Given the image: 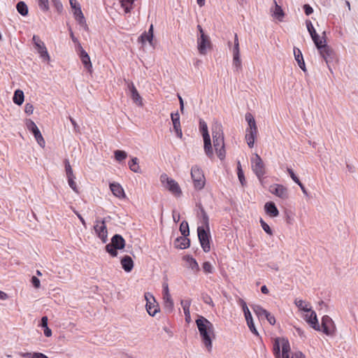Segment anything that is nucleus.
<instances>
[{
    "mask_svg": "<svg viewBox=\"0 0 358 358\" xmlns=\"http://www.w3.org/2000/svg\"><path fill=\"white\" fill-rule=\"evenodd\" d=\"M196 324L204 346L210 352L213 348V340L215 338L213 324L203 316L199 317Z\"/></svg>",
    "mask_w": 358,
    "mask_h": 358,
    "instance_id": "obj_1",
    "label": "nucleus"
},
{
    "mask_svg": "<svg viewBox=\"0 0 358 358\" xmlns=\"http://www.w3.org/2000/svg\"><path fill=\"white\" fill-rule=\"evenodd\" d=\"M212 136L216 154L222 160L225 157L226 151L224 149V133L220 123L216 122L212 126Z\"/></svg>",
    "mask_w": 358,
    "mask_h": 358,
    "instance_id": "obj_2",
    "label": "nucleus"
},
{
    "mask_svg": "<svg viewBox=\"0 0 358 358\" xmlns=\"http://www.w3.org/2000/svg\"><path fill=\"white\" fill-rule=\"evenodd\" d=\"M245 120L248 124V127L245 130V138L248 145L252 148H253L255 141L257 138L258 129L255 120L250 113H247L245 114Z\"/></svg>",
    "mask_w": 358,
    "mask_h": 358,
    "instance_id": "obj_3",
    "label": "nucleus"
},
{
    "mask_svg": "<svg viewBox=\"0 0 358 358\" xmlns=\"http://www.w3.org/2000/svg\"><path fill=\"white\" fill-rule=\"evenodd\" d=\"M160 182L164 187L175 196H179L181 195L182 191L178 183L175 180L169 178L166 173H162L160 176Z\"/></svg>",
    "mask_w": 358,
    "mask_h": 358,
    "instance_id": "obj_4",
    "label": "nucleus"
},
{
    "mask_svg": "<svg viewBox=\"0 0 358 358\" xmlns=\"http://www.w3.org/2000/svg\"><path fill=\"white\" fill-rule=\"evenodd\" d=\"M191 177L195 189L201 190L204 187L206 182L205 176L203 171L199 166L194 165L192 167Z\"/></svg>",
    "mask_w": 358,
    "mask_h": 358,
    "instance_id": "obj_5",
    "label": "nucleus"
},
{
    "mask_svg": "<svg viewBox=\"0 0 358 358\" xmlns=\"http://www.w3.org/2000/svg\"><path fill=\"white\" fill-rule=\"evenodd\" d=\"M197 233L199 240L203 250L208 252L210 250V230H207L205 227H198Z\"/></svg>",
    "mask_w": 358,
    "mask_h": 358,
    "instance_id": "obj_6",
    "label": "nucleus"
},
{
    "mask_svg": "<svg viewBox=\"0 0 358 358\" xmlns=\"http://www.w3.org/2000/svg\"><path fill=\"white\" fill-rule=\"evenodd\" d=\"M144 297L146 301V310L150 316L154 317L158 312H159L160 309L159 305L154 296L150 292L145 293Z\"/></svg>",
    "mask_w": 358,
    "mask_h": 358,
    "instance_id": "obj_7",
    "label": "nucleus"
},
{
    "mask_svg": "<svg viewBox=\"0 0 358 358\" xmlns=\"http://www.w3.org/2000/svg\"><path fill=\"white\" fill-rule=\"evenodd\" d=\"M197 48L200 55H205L208 50L212 48V43L210 37L206 34L198 36L197 37Z\"/></svg>",
    "mask_w": 358,
    "mask_h": 358,
    "instance_id": "obj_8",
    "label": "nucleus"
},
{
    "mask_svg": "<svg viewBox=\"0 0 358 358\" xmlns=\"http://www.w3.org/2000/svg\"><path fill=\"white\" fill-rule=\"evenodd\" d=\"M32 41L35 48L36 49L38 53L40 55L41 59L44 61L49 62L50 60V57L44 43L36 35L33 36Z\"/></svg>",
    "mask_w": 358,
    "mask_h": 358,
    "instance_id": "obj_9",
    "label": "nucleus"
},
{
    "mask_svg": "<svg viewBox=\"0 0 358 358\" xmlns=\"http://www.w3.org/2000/svg\"><path fill=\"white\" fill-rule=\"evenodd\" d=\"M320 56L324 59L330 71L329 63L333 62L336 58V54L334 50L324 43L322 46L317 49Z\"/></svg>",
    "mask_w": 358,
    "mask_h": 358,
    "instance_id": "obj_10",
    "label": "nucleus"
},
{
    "mask_svg": "<svg viewBox=\"0 0 358 358\" xmlns=\"http://www.w3.org/2000/svg\"><path fill=\"white\" fill-rule=\"evenodd\" d=\"M252 169L259 180H262L265 174V167L262 158L257 154H256L255 157L252 159Z\"/></svg>",
    "mask_w": 358,
    "mask_h": 358,
    "instance_id": "obj_11",
    "label": "nucleus"
},
{
    "mask_svg": "<svg viewBox=\"0 0 358 358\" xmlns=\"http://www.w3.org/2000/svg\"><path fill=\"white\" fill-rule=\"evenodd\" d=\"M94 229L96 234L102 241V242L104 243H106L108 241V231L105 220H103L101 222L96 221Z\"/></svg>",
    "mask_w": 358,
    "mask_h": 358,
    "instance_id": "obj_12",
    "label": "nucleus"
},
{
    "mask_svg": "<svg viewBox=\"0 0 358 358\" xmlns=\"http://www.w3.org/2000/svg\"><path fill=\"white\" fill-rule=\"evenodd\" d=\"M269 192L282 199H287L289 197L288 189L282 185L273 184L271 185Z\"/></svg>",
    "mask_w": 358,
    "mask_h": 358,
    "instance_id": "obj_13",
    "label": "nucleus"
},
{
    "mask_svg": "<svg viewBox=\"0 0 358 358\" xmlns=\"http://www.w3.org/2000/svg\"><path fill=\"white\" fill-rule=\"evenodd\" d=\"M304 320L308 322L312 328L315 330L320 331V327L318 324L317 315L315 311L310 309V312L306 313L304 315Z\"/></svg>",
    "mask_w": 358,
    "mask_h": 358,
    "instance_id": "obj_14",
    "label": "nucleus"
},
{
    "mask_svg": "<svg viewBox=\"0 0 358 358\" xmlns=\"http://www.w3.org/2000/svg\"><path fill=\"white\" fill-rule=\"evenodd\" d=\"M171 120L173 122V129L178 138H181L182 132L180 127V115L178 112L171 114Z\"/></svg>",
    "mask_w": 358,
    "mask_h": 358,
    "instance_id": "obj_15",
    "label": "nucleus"
},
{
    "mask_svg": "<svg viewBox=\"0 0 358 358\" xmlns=\"http://www.w3.org/2000/svg\"><path fill=\"white\" fill-rule=\"evenodd\" d=\"M203 149L205 154L209 157L210 159H213L214 154L213 150L212 148L211 144V140L209 134L207 135H203Z\"/></svg>",
    "mask_w": 358,
    "mask_h": 358,
    "instance_id": "obj_16",
    "label": "nucleus"
},
{
    "mask_svg": "<svg viewBox=\"0 0 358 358\" xmlns=\"http://www.w3.org/2000/svg\"><path fill=\"white\" fill-rule=\"evenodd\" d=\"M110 189L113 195L119 199H125L126 194L122 187L117 182L110 184Z\"/></svg>",
    "mask_w": 358,
    "mask_h": 358,
    "instance_id": "obj_17",
    "label": "nucleus"
},
{
    "mask_svg": "<svg viewBox=\"0 0 358 358\" xmlns=\"http://www.w3.org/2000/svg\"><path fill=\"white\" fill-rule=\"evenodd\" d=\"M273 4L274 7L271 8V15L273 17L281 22L285 16V13L282 7L277 3L275 0H273Z\"/></svg>",
    "mask_w": 358,
    "mask_h": 358,
    "instance_id": "obj_18",
    "label": "nucleus"
},
{
    "mask_svg": "<svg viewBox=\"0 0 358 358\" xmlns=\"http://www.w3.org/2000/svg\"><path fill=\"white\" fill-rule=\"evenodd\" d=\"M200 212L199 213L198 215L199 217L200 222L201 223V226H199L198 227H205L206 229L210 230L209 227V217L203 209V208L200 206H199Z\"/></svg>",
    "mask_w": 358,
    "mask_h": 358,
    "instance_id": "obj_19",
    "label": "nucleus"
},
{
    "mask_svg": "<svg viewBox=\"0 0 358 358\" xmlns=\"http://www.w3.org/2000/svg\"><path fill=\"white\" fill-rule=\"evenodd\" d=\"M332 320L327 315H325L322 319V331L327 334L330 335L332 334Z\"/></svg>",
    "mask_w": 358,
    "mask_h": 358,
    "instance_id": "obj_20",
    "label": "nucleus"
},
{
    "mask_svg": "<svg viewBox=\"0 0 358 358\" xmlns=\"http://www.w3.org/2000/svg\"><path fill=\"white\" fill-rule=\"evenodd\" d=\"M264 210L266 213L272 217H275L279 215V210L275 206V203L272 201H269L265 203Z\"/></svg>",
    "mask_w": 358,
    "mask_h": 358,
    "instance_id": "obj_21",
    "label": "nucleus"
},
{
    "mask_svg": "<svg viewBox=\"0 0 358 358\" xmlns=\"http://www.w3.org/2000/svg\"><path fill=\"white\" fill-rule=\"evenodd\" d=\"M129 88L131 92V97L133 101L135 103H136L137 105L142 106H143L142 97L140 96L136 88L135 87L134 85L132 83L129 85Z\"/></svg>",
    "mask_w": 358,
    "mask_h": 358,
    "instance_id": "obj_22",
    "label": "nucleus"
},
{
    "mask_svg": "<svg viewBox=\"0 0 358 358\" xmlns=\"http://www.w3.org/2000/svg\"><path fill=\"white\" fill-rule=\"evenodd\" d=\"M175 247L178 249H186L190 245V240L184 236L178 237L174 243Z\"/></svg>",
    "mask_w": 358,
    "mask_h": 358,
    "instance_id": "obj_23",
    "label": "nucleus"
},
{
    "mask_svg": "<svg viewBox=\"0 0 358 358\" xmlns=\"http://www.w3.org/2000/svg\"><path fill=\"white\" fill-rule=\"evenodd\" d=\"M121 265L126 272H130L134 268V262L131 257L126 255L121 259Z\"/></svg>",
    "mask_w": 358,
    "mask_h": 358,
    "instance_id": "obj_24",
    "label": "nucleus"
},
{
    "mask_svg": "<svg viewBox=\"0 0 358 358\" xmlns=\"http://www.w3.org/2000/svg\"><path fill=\"white\" fill-rule=\"evenodd\" d=\"M111 244L117 250H121L124 248L125 241L122 236L115 234L111 239Z\"/></svg>",
    "mask_w": 358,
    "mask_h": 358,
    "instance_id": "obj_25",
    "label": "nucleus"
},
{
    "mask_svg": "<svg viewBox=\"0 0 358 358\" xmlns=\"http://www.w3.org/2000/svg\"><path fill=\"white\" fill-rule=\"evenodd\" d=\"M152 39H153V25L151 24L148 29V31L144 32L143 34H142L141 36L139 37L138 40L142 43H144L145 41H148V42H149L150 44H152Z\"/></svg>",
    "mask_w": 358,
    "mask_h": 358,
    "instance_id": "obj_26",
    "label": "nucleus"
},
{
    "mask_svg": "<svg viewBox=\"0 0 358 358\" xmlns=\"http://www.w3.org/2000/svg\"><path fill=\"white\" fill-rule=\"evenodd\" d=\"M180 304L182 307L184 314L185 316V321L187 323H189L191 321V316H190V311L189 308L191 306V301L190 300H182L180 301Z\"/></svg>",
    "mask_w": 358,
    "mask_h": 358,
    "instance_id": "obj_27",
    "label": "nucleus"
},
{
    "mask_svg": "<svg viewBox=\"0 0 358 358\" xmlns=\"http://www.w3.org/2000/svg\"><path fill=\"white\" fill-rule=\"evenodd\" d=\"M294 55L295 59L297 62L299 66L301 69L302 71L306 72V65H305V62L303 61V55H302L301 50L298 48H294Z\"/></svg>",
    "mask_w": 358,
    "mask_h": 358,
    "instance_id": "obj_28",
    "label": "nucleus"
},
{
    "mask_svg": "<svg viewBox=\"0 0 358 358\" xmlns=\"http://www.w3.org/2000/svg\"><path fill=\"white\" fill-rule=\"evenodd\" d=\"M282 339H283V337H278L274 340L273 350L276 358H280V348H282Z\"/></svg>",
    "mask_w": 358,
    "mask_h": 358,
    "instance_id": "obj_29",
    "label": "nucleus"
},
{
    "mask_svg": "<svg viewBox=\"0 0 358 358\" xmlns=\"http://www.w3.org/2000/svg\"><path fill=\"white\" fill-rule=\"evenodd\" d=\"M282 358H289V352H290V345L289 341L283 338L282 339Z\"/></svg>",
    "mask_w": 358,
    "mask_h": 358,
    "instance_id": "obj_30",
    "label": "nucleus"
},
{
    "mask_svg": "<svg viewBox=\"0 0 358 358\" xmlns=\"http://www.w3.org/2000/svg\"><path fill=\"white\" fill-rule=\"evenodd\" d=\"M24 92L20 90H15L13 98V102L18 106H21L24 102Z\"/></svg>",
    "mask_w": 358,
    "mask_h": 358,
    "instance_id": "obj_31",
    "label": "nucleus"
},
{
    "mask_svg": "<svg viewBox=\"0 0 358 358\" xmlns=\"http://www.w3.org/2000/svg\"><path fill=\"white\" fill-rule=\"evenodd\" d=\"M296 306L300 309L306 313H309L310 310V303H306L305 301L302 299H296L294 301Z\"/></svg>",
    "mask_w": 358,
    "mask_h": 358,
    "instance_id": "obj_32",
    "label": "nucleus"
},
{
    "mask_svg": "<svg viewBox=\"0 0 358 358\" xmlns=\"http://www.w3.org/2000/svg\"><path fill=\"white\" fill-rule=\"evenodd\" d=\"M184 260L188 264L189 268H191L194 271H198L199 270V266L196 259L191 256L187 255L184 257Z\"/></svg>",
    "mask_w": 358,
    "mask_h": 358,
    "instance_id": "obj_33",
    "label": "nucleus"
},
{
    "mask_svg": "<svg viewBox=\"0 0 358 358\" xmlns=\"http://www.w3.org/2000/svg\"><path fill=\"white\" fill-rule=\"evenodd\" d=\"M119 1L126 13H130L134 8V0H119Z\"/></svg>",
    "mask_w": 358,
    "mask_h": 358,
    "instance_id": "obj_34",
    "label": "nucleus"
},
{
    "mask_svg": "<svg viewBox=\"0 0 358 358\" xmlns=\"http://www.w3.org/2000/svg\"><path fill=\"white\" fill-rule=\"evenodd\" d=\"M252 309L259 318L266 317V315L269 313L259 305L252 306Z\"/></svg>",
    "mask_w": 358,
    "mask_h": 358,
    "instance_id": "obj_35",
    "label": "nucleus"
},
{
    "mask_svg": "<svg viewBox=\"0 0 358 358\" xmlns=\"http://www.w3.org/2000/svg\"><path fill=\"white\" fill-rule=\"evenodd\" d=\"M16 8L17 12L22 16H27L28 15V6L24 1H19L16 5Z\"/></svg>",
    "mask_w": 358,
    "mask_h": 358,
    "instance_id": "obj_36",
    "label": "nucleus"
},
{
    "mask_svg": "<svg viewBox=\"0 0 358 358\" xmlns=\"http://www.w3.org/2000/svg\"><path fill=\"white\" fill-rule=\"evenodd\" d=\"M35 137L36 141H37L38 144L41 147L44 148L45 146V141L40 131V130L38 129H35V131L32 133Z\"/></svg>",
    "mask_w": 358,
    "mask_h": 358,
    "instance_id": "obj_37",
    "label": "nucleus"
},
{
    "mask_svg": "<svg viewBox=\"0 0 358 358\" xmlns=\"http://www.w3.org/2000/svg\"><path fill=\"white\" fill-rule=\"evenodd\" d=\"M129 167L130 170L134 173H141V168L138 164V159L136 157H134L131 159L130 162L128 163Z\"/></svg>",
    "mask_w": 358,
    "mask_h": 358,
    "instance_id": "obj_38",
    "label": "nucleus"
},
{
    "mask_svg": "<svg viewBox=\"0 0 358 358\" xmlns=\"http://www.w3.org/2000/svg\"><path fill=\"white\" fill-rule=\"evenodd\" d=\"M164 308L169 311H172L173 309V301L171 295L163 296Z\"/></svg>",
    "mask_w": 358,
    "mask_h": 358,
    "instance_id": "obj_39",
    "label": "nucleus"
},
{
    "mask_svg": "<svg viewBox=\"0 0 358 358\" xmlns=\"http://www.w3.org/2000/svg\"><path fill=\"white\" fill-rule=\"evenodd\" d=\"M310 36L317 49H319V47H321L326 43L325 39L324 38H320L317 33H315V35L314 34Z\"/></svg>",
    "mask_w": 358,
    "mask_h": 358,
    "instance_id": "obj_40",
    "label": "nucleus"
},
{
    "mask_svg": "<svg viewBox=\"0 0 358 358\" xmlns=\"http://www.w3.org/2000/svg\"><path fill=\"white\" fill-rule=\"evenodd\" d=\"M237 175L240 182L243 186L245 183V179L240 162H238L237 164Z\"/></svg>",
    "mask_w": 358,
    "mask_h": 358,
    "instance_id": "obj_41",
    "label": "nucleus"
},
{
    "mask_svg": "<svg viewBox=\"0 0 358 358\" xmlns=\"http://www.w3.org/2000/svg\"><path fill=\"white\" fill-rule=\"evenodd\" d=\"M84 66L87 69L90 73L92 71V64L90 61L89 55L80 59Z\"/></svg>",
    "mask_w": 358,
    "mask_h": 358,
    "instance_id": "obj_42",
    "label": "nucleus"
},
{
    "mask_svg": "<svg viewBox=\"0 0 358 358\" xmlns=\"http://www.w3.org/2000/svg\"><path fill=\"white\" fill-rule=\"evenodd\" d=\"M180 231L184 237H187L189 234L188 223L185 221L181 222L180 225Z\"/></svg>",
    "mask_w": 358,
    "mask_h": 358,
    "instance_id": "obj_43",
    "label": "nucleus"
},
{
    "mask_svg": "<svg viewBox=\"0 0 358 358\" xmlns=\"http://www.w3.org/2000/svg\"><path fill=\"white\" fill-rule=\"evenodd\" d=\"M115 158L117 162H122L127 157L126 152L123 150H117L114 152Z\"/></svg>",
    "mask_w": 358,
    "mask_h": 358,
    "instance_id": "obj_44",
    "label": "nucleus"
},
{
    "mask_svg": "<svg viewBox=\"0 0 358 358\" xmlns=\"http://www.w3.org/2000/svg\"><path fill=\"white\" fill-rule=\"evenodd\" d=\"M64 163L66 177L67 178H70V177L74 176L73 172V169L71 168V166L70 164V162H69V159H66L64 160Z\"/></svg>",
    "mask_w": 358,
    "mask_h": 358,
    "instance_id": "obj_45",
    "label": "nucleus"
},
{
    "mask_svg": "<svg viewBox=\"0 0 358 358\" xmlns=\"http://www.w3.org/2000/svg\"><path fill=\"white\" fill-rule=\"evenodd\" d=\"M75 19L80 27H82L85 30H88V26L86 23L84 15H82L79 17H75Z\"/></svg>",
    "mask_w": 358,
    "mask_h": 358,
    "instance_id": "obj_46",
    "label": "nucleus"
},
{
    "mask_svg": "<svg viewBox=\"0 0 358 358\" xmlns=\"http://www.w3.org/2000/svg\"><path fill=\"white\" fill-rule=\"evenodd\" d=\"M233 64L236 71H238L241 69L242 62L240 58V55H233Z\"/></svg>",
    "mask_w": 358,
    "mask_h": 358,
    "instance_id": "obj_47",
    "label": "nucleus"
},
{
    "mask_svg": "<svg viewBox=\"0 0 358 358\" xmlns=\"http://www.w3.org/2000/svg\"><path fill=\"white\" fill-rule=\"evenodd\" d=\"M233 55H240V48L238 35L235 34L234 36V45L233 48Z\"/></svg>",
    "mask_w": 358,
    "mask_h": 358,
    "instance_id": "obj_48",
    "label": "nucleus"
},
{
    "mask_svg": "<svg viewBox=\"0 0 358 358\" xmlns=\"http://www.w3.org/2000/svg\"><path fill=\"white\" fill-rule=\"evenodd\" d=\"M106 250L113 257H116L117 255V249L115 248L111 243L106 245Z\"/></svg>",
    "mask_w": 358,
    "mask_h": 358,
    "instance_id": "obj_49",
    "label": "nucleus"
},
{
    "mask_svg": "<svg viewBox=\"0 0 358 358\" xmlns=\"http://www.w3.org/2000/svg\"><path fill=\"white\" fill-rule=\"evenodd\" d=\"M75 176H73L70 178H67L68 179V183H69V185L70 186V187L76 193L78 192V187H77V185H76V183L75 182Z\"/></svg>",
    "mask_w": 358,
    "mask_h": 358,
    "instance_id": "obj_50",
    "label": "nucleus"
},
{
    "mask_svg": "<svg viewBox=\"0 0 358 358\" xmlns=\"http://www.w3.org/2000/svg\"><path fill=\"white\" fill-rule=\"evenodd\" d=\"M199 129L202 136L209 134L207 124L203 120L199 121Z\"/></svg>",
    "mask_w": 358,
    "mask_h": 358,
    "instance_id": "obj_51",
    "label": "nucleus"
},
{
    "mask_svg": "<svg viewBox=\"0 0 358 358\" xmlns=\"http://www.w3.org/2000/svg\"><path fill=\"white\" fill-rule=\"evenodd\" d=\"M26 126L29 131H30L31 133H33L35 129H38V127L35 124L34 121L31 120H27L26 122Z\"/></svg>",
    "mask_w": 358,
    "mask_h": 358,
    "instance_id": "obj_52",
    "label": "nucleus"
},
{
    "mask_svg": "<svg viewBox=\"0 0 358 358\" xmlns=\"http://www.w3.org/2000/svg\"><path fill=\"white\" fill-rule=\"evenodd\" d=\"M260 224L264 231L268 235L272 236L273 231L270 227L262 220L260 219Z\"/></svg>",
    "mask_w": 358,
    "mask_h": 358,
    "instance_id": "obj_53",
    "label": "nucleus"
},
{
    "mask_svg": "<svg viewBox=\"0 0 358 358\" xmlns=\"http://www.w3.org/2000/svg\"><path fill=\"white\" fill-rule=\"evenodd\" d=\"M203 270L205 273H213V267L212 266V264L209 262H205L203 264Z\"/></svg>",
    "mask_w": 358,
    "mask_h": 358,
    "instance_id": "obj_54",
    "label": "nucleus"
},
{
    "mask_svg": "<svg viewBox=\"0 0 358 358\" xmlns=\"http://www.w3.org/2000/svg\"><path fill=\"white\" fill-rule=\"evenodd\" d=\"M38 6L43 11L49 10L48 0H38Z\"/></svg>",
    "mask_w": 358,
    "mask_h": 358,
    "instance_id": "obj_55",
    "label": "nucleus"
},
{
    "mask_svg": "<svg viewBox=\"0 0 358 358\" xmlns=\"http://www.w3.org/2000/svg\"><path fill=\"white\" fill-rule=\"evenodd\" d=\"M238 303H239L240 306L242 308V310L243 311L244 315H245V314H247V313L250 312L249 308H248V306H247V304H246V303H245V301L243 299H238Z\"/></svg>",
    "mask_w": 358,
    "mask_h": 358,
    "instance_id": "obj_56",
    "label": "nucleus"
},
{
    "mask_svg": "<svg viewBox=\"0 0 358 358\" xmlns=\"http://www.w3.org/2000/svg\"><path fill=\"white\" fill-rule=\"evenodd\" d=\"M307 29L310 36L315 35L316 31L314 29L312 22L310 20H306V22Z\"/></svg>",
    "mask_w": 358,
    "mask_h": 358,
    "instance_id": "obj_57",
    "label": "nucleus"
},
{
    "mask_svg": "<svg viewBox=\"0 0 358 358\" xmlns=\"http://www.w3.org/2000/svg\"><path fill=\"white\" fill-rule=\"evenodd\" d=\"M57 11L58 13H62L63 10V6L60 0H52Z\"/></svg>",
    "mask_w": 358,
    "mask_h": 358,
    "instance_id": "obj_58",
    "label": "nucleus"
},
{
    "mask_svg": "<svg viewBox=\"0 0 358 358\" xmlns=\"http://www.w3.org/2000/svg\"><path fill=\"white\" fill-rule=\"evenodd\" d=\"M288 173L289 174L290 177L292 178V179L297 184V183H299L300 180L299 179V178L295 175V173H294L293 170L290 168H287V169Z\"/></svg>",
    "mask_w": 358,
    "mask_h": 358,
    "instance_id": "obj_59",
    "label": "nucleus"
},
{
    "mask_svg": "<svg viewBox=\"0 0 358 358\" xmlns=\"http://www.w3.org/2000/svg\"><path fill=\"white\" fill-rule=\"evenodd\" d=\"M24 112L28 115H31L34 112V106L31 103H27L24 107Z\"/></svg>",
    "mask_w": 358,
    "mask_h": 358,
    "instance_id": "obj_60",
    "label": "nucleus"
},
{
    "mask_svg": "<svg viewBox=\"0 0 358 358\" xmlns=\"http://www.w3.org/2000/svg\"><path fill=\"white\" fill-rule=\"evenodd\" d=\"M78 50L79 51L78 54L80 59L88 55L87 52L83 48L82 45L79 43H78Z\"/></svg>",
    "mask_w": 358,
    "mask_h": 358,
    "instance_id": "obj_61",
    "label": "nucleus"
},
{
    "mask_svg": "<svg viewBox=\"0 0 358 358\" xmlns=\"http://www.w3.org/2000/svg\"><path fill=\"white\" fill-rule=\"evenodd\" d=\"M250 330L255 335L258 336L259 335V333L257 330V329L255 328V324H254V322L252 321V322H248L247 323Z\"/></svg>",
    "mask_w": 358,
    "mask_h": 358,
    "instance_id": "obj_62",
    "label": "nucleus"
},
{
    "mask_svg": "<svg viewBox=\"0 0 358 358\" xmlns=\"http://www.w3.org/2000/svg\"><path fill=\"white\" fill-rule=\"evenodd\" d=\"M267 321L271 324L274 325L275 323V318L273 315H272L270 313H268L265 317Z\"/></svg>",
    "mask_w": 358,
    "mask_h": 358,
    "instance_id": "obj_63",
    "label": "nucleus"
},
{
    "mask_svg": "<svg viewBox=\"0 0 358 358\" xmlns=\"http://www.w3.org/2000/svg\"><path fill=\"white\" fill-rule=\"evenodd\" d=\"M303 9L306 15H310L313 13V9L311 6H310L308 4H305L303 6Z\"/></svg>",
    "mask_w": 358,
    "mask_h": 358,
    "instance_id": "obj_64",
    "label": "nucleus"
}]
</instances>
